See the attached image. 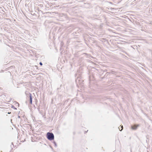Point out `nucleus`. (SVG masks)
I'll use <instances>...</instances> for the list:
<instances>
[{"label": "nucleus", "instance_id": "obj_3", "mask_svg": "<svg viewBox=\"0 0 152 152\" xmlns=\"http://www.w3.org/2000/svg\"><path fill=\"white\" fill-rule=\"evenodd\" d=\"M139 126V124L136 125L134 124V130L136 129L137 127H138Z\"/></svg>", "mask_w": 152, "mask_h": 152}, {"label": "nucleus", "instance_id": "obj_9", "mask_svg": "<svg viewBox=\"0 0 152 152\" xmlns=\"http://www.w3.org/2000/svg\"><path fill=\"white\" fill-rule=\"evenodd\" d=\"M131 128L132 129H133V126H131Z\"/></svg>", "mask_w": 152, "mask_h": 152}, {"label": "nucleus", "instance_id": "obj_5", "mask_svg": "<svg viewBox=\"0 0 152 152\" xmlns=\"http://www.w3.org/2000/svg\"><path fill=\"white\" fill-rule=\"evenodd\" d=\"M54 145L55 146V147H56L57 146V145H56V142H54Z\"/></svg>", "mask_w": 152, "mask_h": 152}, {"label": "nucleus", "instance_id": "obj_15", "mask_svg": "<svg viewBox=\"0 0 152 152\" xmlns=\"http://www.w3.org/2000/svg\"><path fill=\"white\" fill-rule=\"evenodd\" d=\"M8 73H10V72H8Z\"/></svg>", "mask_w": 152, "mask_h": 152}, {"label": "nucleus", "instance_id": "obj_17", "mask_svg": "<svg viewBox=\"0 0 152 152\" xmlns=\"http://www.w3.org/2000/svg\"><path fill=\"white\" fill-rule=\"evenodd\" d=\"M133 21H134V19Z\"/></svg>", "mask_w": 152, "mask_h": 152}, {"label": "nucleus", "instance_id": "obj_6", "mask_svg": "<svg viewBox=\"0 0 152 152\" xmlns=\"http://www.w3.org/2000/svg\"><path fill=\"white\" fill-rule=\"evenodd\" d=\"M39 64L41 66L42 65V62H40Z\"/></svg>", "mask_w": 152, "mask_h": 152}, {"label": "nucleus", "instance_id": "obj_11", "mask_svg": "<svg viewBox=\"0 0 152 152\" xmlns=\"http://www.w3.org/2000/svg\"><path fill=\"white\" fill-rule=\"evenodd\" d=\"M10 113H11V112H8V114H10Z\"/></svg>", "mask_w": 152, "mask_h": 152}, {"label": "nucleus", "instance_id": "obj_10", "mask_svg": "<svg viewBox=\"0 0 152 152\" xmlns=\"http://www.w3.org/2000/svg\"><path fill=\"white\" fill-rule=\"evenodd\" d=\"M78 79V78H77V80H76V81H77V80H79V79Z\"/></svg>", "mask_w": 152, "mask_h": 152}, {"label": "nucleus", "instance_id": "obj_16", "mask_svg": "<svg viewBox=\"0 0 152 152\" xmlns=\"http://www.w3.org/2000/svg\"><path fill=\"white\" fill-rule=\"evenodd\" d=\"M12 144L13 145V143H12Z\"/></svg>", "mask_w": 152, "mask_h": 152}, {"label": "nucleus", "instance_id": "obj_13", "mask_svg": "<svg viewBox=\"0 0 152 152\" xmlns=\"http://www.w3.org/2000/svg\"><path fill=\"white\" fill-rule=\"evenodd\" d=\"M39 11H41L42 12V11L40 10Z\"/></svg>", "mask_w": 152, "mask_h": 152}, {"label": "nucleus", "instance_id": "obj_1", "mask_svg": "<svg viewBox=\"0 0 152 152\" xmlns=\"http://www.w3.org/2000/svg\"><path fill=\"white\" fill-rule=\"evenodd\" d=\"M46 136L47 138L50 140H53L54 139V135L52 132H48Z\"/></svg>", "mask_w": 152, "mask_h": 152}, {"label": "nucleus", "instance_id": "obj_8", "mask_svg": "<svg viewBox=\"0 0 152 152\" xmlns=\"http://www.w3.org/2000/svg\"><path fill=\"white\" fill-rule=\"evenodd\" d=\"M39 6L40 7H42V6H43V5L42 4H40L39 5Z\"/></svg>", "mask_w": 152, "mask_h": 152}, {"label": "nucleus", "instance_id": "obj_18", "mask_svg": "<svg viewBox=\"0 0 152 152\" xmlns=\"http://www.w3.org/2000/svg\"><path fill=\"white\" fill-rule=\"evenodd\" d=\"M87 132H85V133H86Z\"/></svg>", "mask_w": 152, "mask_h": 152}, {"label": "nucleus", "instance_id": "obj_12", "mask_svg": "<svg viewBox=\"0 0 152 152\" xmlns=\"http://www.w3.org/2000/svg\"><path fill=\"white\" fill-rule=\"evenodd\" d=\"M18 118H20V116H18Z\"/></svg>", "mask_w": 152, "mask_h": 152}, {"label": "nucleus", "instance_id": "obj_2", "mask_svg": "<svg viewBox=\"0 0 152 152\" xmlns=\"http://www.w3.org/2000/svg\"><path fill=\"white\" fill-rule=\"evenodd\" d=\"M25 93L27 99H29L30 104H32V97L31 94L30 93H27L26 92Z\"/></svg>", "mask_w": 152, "mask_h": 152}, {"label": "nucleus", "instance_id": "obj_7", "mask_svg": "<svg viewBox=\"0 0 152 152\" xmlns=\"http://www.w3.org/2000/svg\"><path fill=\"white\" fill-rule=\"evenodd\" d=\"M12 108H14V109H17L16 108H15V107H14V106H12Z\"/></svg>", "mask_w": 152, "mask_h": 152}, {"label": "nucleus", "instance_id": "obj_4", "mask_svg": "<svg viewBox=\"0 0 152 152\" xmlns=\"http://www.w3.org/2000/svg\"><path fill=\"white\" fill-rule=\"evenodd\" d=\"M123 126H120L118 127L119 130L120 131H121L123 129Z\"/></svg>", "mask_w": 152, "mask_h": 152}, {"label": "nucleus", "instance_id": "obj_14", "mask_svg": "<svg viewBox=\"0 0 152 152\" xmlns=\"http://www.w3.org/2000/svg\"><path fill=\"white\" fill-rule=\"evenodd\" d=\"M131 152H132V149L131 150Z\"/></svg>", "mask_w": 152, "mask_h": 152}]
</instances>
